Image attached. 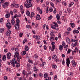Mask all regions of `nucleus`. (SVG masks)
Returning a JSON list of instances; mask_svg holds the SVG:
<instances>
[{"label": "nucleus", "instance_id": "1", "mask_svg": "<svg viewBox=\"0 0 80 80\" xmlns=\"http://www.w3.org/2000/svg\"><path fill=\"white\" fill-rule=\"evenodd\" d=\"M16 22V24L14 25V27L15 29L18 30H19V26H20V20H19L18 18H17Z\"/></svg>", "mask_w": 80, "mask_h": 80}, {"label": "nucleus", "instance_id": "2", "mask_svg": "<svg viewBox=\"0 0 80 80\" xmlns=\"http://www.w3.org/2000/svg\"><path fill=\"white\" fill-rule=\"evenodd\" d=\"M32 6L33 5L32 3L28 4L26 2H24V6L26 8H28L30 7H32Z\"/></svg>", "mask_w": 80, "mask_h": 80}, {"label": "nucleus", "instance_id": "3", "mask_svg": "<svg viewBox=\"0 0 80 80\" xmlns=\"http://www.w3.org/2000/svg\"><path fill=\"white\" fill-rule=\"evenodd\" d=\"M11 7L12 8L15 7L16 8H18L19 7V4H15V3H12V5L11 6Z\"/></svg>", "mask_w": 80, "mask_h": 80}, {"label": "nucleus", "instance_id": "4", "mask_svg": "<svg viewBox=\"0 0 80 80\" xmlns=\"http://www.w3.org/2000/svg\"><path fill=\"white\" fill-rule=\"evenodd\" d=\"M51 27L52 28V29H54V30H56L58 31V27H57V26L55 25H53L52 24H51Z\"/></svg>", "mask_w": 80, "mask_h": 80}, {"label": "nucleus", "instance_id": "5", "mask_svg": "<svg viewBox=\"0 0 80 80\" xmlns=\"http://www.w3.org/2000/svg\"><path fill=\"white\" fill-rule=\"evenodd\" d=\"M6 27L8 28V30H10L12 27V25L11 23L10 22H8L6 24Z\"/></svg>", "mask_w": 80, "mask_h": 80}, {"label": "nucleus", "instance_id": "6", "mask_svg": "<svg viewBox=\"0 0 80 80\" xmlns=\"http://www.w3.org/2000/svg\"><path fill=\"white\" fill-rule=\"evenodd\" d=\"M51 44L52 45V49L51 50L52 52H53L55 50V42H52L51 43Z\"/></svg>", "mask_w": 80, "mask_h": 80}, {"label": "nucleus", "instance_id": "7", "mask_svg": "<svg viewBox=\"0 0 80 80\" xmlns=\"http://www.w3.org/2000/svg\"><path fill=\"white\" fill-rule=\"evenodd\" d=\"M66 64L67 66L69 67V65L70 64V59L69 58H68L66 59Z\"/></svg>", "mask_w": 80, "mask_h": 80}, {"label": "nucleus", "instance_id": "8", "mask_svg": "<svg viewBox=\"0 0 80 80\" xmlns=\"http://www.w3.org/2000/svg\"><path fill=\"white\" fill-rule=\"evenodd\" d=\"M10 5L9 2H5L4 4L3 5V7L4 8H7V7H8V5Z\"/></svg>", "mask_w": 80, "mask_h": 80}, {"label": "nucleus", "instance_id": "9", "mask_svg": "<svg viewBox=\"0 0 80 80\" xmlns=\"http://www.w3.org/2000/svg\"><path fill=\"white\" fill-rule=\"evenodd\" d=\"M11 62L12 64H15V63L16 64V63H17V60L15 58L13 59Z\"/></svg>", "mask_w": 80, "mask_h": 80}, {"label": "nucleus", "instance_id": "10", "mask_svg": "<svg viewBox=\"0 0 80 80\" xmlns=\"http://www.w3.org/2000/svg\"><path fill=\"white\" fill-rule=\"evenodd\" d=\"M72 66H73V67H75L76 66L77 63L75 62V60H73L72 61Z\"/></svg>", "mask_w": 80, "mask_h": 80}, {"label": "nucleus", "instance_id": "11", "mask_svg": "<svg viewBox=\"0 0 80 80\" xmlns=\"http://www.w3.org/2000/svg\"><path fill=\"white\" fill-rule=\"evenodd\" d=\"M23 6L21 5L20 6V9L21 10V12L22 14H23L24 13V9L23 8Z\"/></svg>", "mask_w": 80, "mask_h": 80}, {"label": "nucleus", "instance_id": "12", "mask_svg": "<svg viewBox=\"0 0 80 80\" xmlns=\"http://www.w3.org/2000/svg\"><path fill=\"white\" fill-rule=\"evenodd\" d=\"M33 38L39 40L40 38V37L39 36H37V35H34L33 36Z\"/></svg>", "mask_w": 80, "mask_h": 80}, {"label": "nucleus", "instance_id": "13", "mask_svg": "<svg viewBox=\"0 0 80 80\" xmlns=\"http://www.w3.org/2000/svg\"><path fill=\"white\" fill-rule=\"evenodd\" d=\"M66 42H67V43H68V44H70V39H69V38H66Z\"/></svg>", "mask_w": 80, "mask_h": 80}, {"label": "nucleus", "instance_id": "14", "mask_svg": "<svg viewBox=\"0 0 80 80\" xmlns=\"http://www.w3.org/2000/svg\"><path fill=\"white\" fill-rule=\"evenodd\" d=\"M78 42V39L77 38H75L74 39V42H75V44H73V47H74V46H75V45H77V43Z\"/></svg>", "mask_w": 80, "mask_h": 80}, {"label": "nucleus", "instance_id": "15", "mask_svg": "<svg viewBox=\"0 0 80 80\" xmlns=\"http://www.w3.org/2000/svg\"><path fill=\"white\" fill-rule=\"evenodd\" d=\"M15 55H14V57L15 58H18V55H19V53L18 52H16L15 53Z\"/></svg>", "mask_w": 80, "mask_h": 80}, {"label": "nucleus", "instance_id": "16", "mask_svg": "<svg viewBox=\"0 0 80 80\" xmlns=\"http://www.w3.org/2000/svg\"><path fill=\"white\" fill-rule=\"evenodd\" d=\"M11 34V31L10 30H8L7 31L6 33V35L7 36H10Z\"/></svg>", "mask_w": 80, "mask_h": 80}, {"label": "nucleus", "instance_id": "17", "mask_svg": "<svg viewBox=\"0 0 80 80\" xmlns=\"http://www.w3.org/2000/svg\"><path fill=\"white\" fill-rule=\"evenodd\" d=\"M36 20H40L41 19V18H40V16L39 15H37L36 17Z\"/></svg>", "mask_w": 80, "mask_h": 80}, {"label": "nucleus", "instance_id": "18", "mask_svg": "<svg viewBox=\"0 0 80 80\" xmlns=\"http://www.w3.org/2000/svg\"><path fill=\"white\" fill-rule=\"evenodd\" d=\"M11 56V53L9 52L7 54V58L8 59L10 58V57Z\"/></svg>", "mask_w": 80, "mask_h": 80}, {"label": "nucleus", "instance_id": "19", "mask_svg": "<svg viewBox=\"0 0 80 80\" xmlns=\"http://www.w3.org/2000/svg\"><path fill=\"white\" fill-rule=\"evenodd\" d=\"M56 18L57 20H60V15L58 14H57L56 15Z\"/></svg>", "mask_w": 80, "mask_h": 80}, {"label": "nucleus", "instance_id": "20", "mask_svg": "<svg viewBox=\"0 0 80 80\" xmlns=\"http://www.w3.org/2000/svg\"><path fill=\"white\" fill-rule=\"evenodd\" d=\"M6 59H7V58L6 57V56H5V55L3 56L2 57V60L5 62V61L6 60Z\"/></svg>", "mask_w": 80, "mask_h": 80}, {"label": "nucleus", "instance_id": "21", "mask_svg": "<svg viewBox=\"0 0 80 80\" xmlns=\"http://www.w3.org/2000/svg\"><path fill=\"white\" fill-rule=\"evenodd\" d=\"M59 50L61 51H62L63 50V46L62 45H60L59 47Z\"/></svg>", "mask_w": 80, "mask_h": 80}, {"label": "nucleus", "instance_id": "22", "mask_svg": "<svg viewBox=\"0 0 80 80\" xmlns=\"http://www.w3.org/2000/svg\"><path fill=\"white\" fill-rule=\"evenodd\" d=\"M73 33L74 34H75V33H79V31L78 30H75L73 31Z\"/></svg>", "mask_w": 80, "mask_h": 80}, {"label": "nucleus", "instance_id": "23", "mask_svg": "<svg viewBox=\"0 0 80 80\" xmlns=\"http://www.w3.org/2000/svg\"><path fill=\"white\" fill-rule=\"evenodd\" d=\"M68 75L69 77H72L73 75V73L72 72H70L68 73Z\"/></svg>", "mask_w": 80, "mask_h": 80}, {"label": "nucleus", "instance_id": "24", "mask_svg": "<svg viewBox=\"0 0 80 80\" xmlns=\"http://www.w3.org/2000/svg\"><path fill=\"white\" fill-rule=\"evenodd\" d=\"M44 78H48V74L47 73H46L44 74Z\"/></svg>", "mask_w": 80, "mask_h": 80}, {"label": "nucleus", "instance_id": "25", "mask_svg": "<svg viewBox=\"0 0 80 80\" xmlns=\"http://www.w3.org/2000/svg\"><path fill=\"white\" fill-rule=\"evenodd\" d=\"M70 25H71V27L72 28H74L75 27V24L73 23H70Z\"/></svg>", "mask_w": 80, "mask_h": 80}, {"label": "nucleus", "instance_id": "26", "mask_svg": "<svg viewBox=\"0 0 80 80\" xmlns=\"http://www.w3.org/2000/svg\"><path fill=\"white\" fill-rule=\"evenodd\" d=\"M14 19H12L11 21V23L12 25H15V21H14Z\"/></svg>", "mask_w": 80, "mask_h": 80}, {"label": "nucleus", "instance_id": "27", "mask_svg": "<svg viewBox=\"0 0 80 80\" xmlns=\"http://www.w3.org/2000/svg\"><path fill=\"white\" fill-rule=\"evenodd\" d=\"M17 14H15L14 16H12L11 18L12 19H14V18H16L17 17Z\"/></svg>", "mask_w": 80, "mask_h": 80}, {"label": "nucleus", "instance_id": "28", "mask_svg": "<svg viewBox=\"0 0 80 80\" xmlns=\"http://www.w3.org/2000/svg\"><path fill=\"white\" fill-rule=\"evenodd\" d=\"M26 51H23L21 53V55H25V54H26Z\"/></svg>", "mask_w": 80, "mask_h": 80}, {"label": "nucleus", "instance_id": "29", "mask_svg": "<svg viewBox=\"0 0 80 80\" xmlns=\"http://www.w3.org/2000/svg\"><path fill=\"white\" fill-rule=\"evenodd\" d=\"M50 41L51 42H54V38L53 37H51L50 38Z\"/></svg>", "mask_w": 80, "mask_h": 80}, {"label": "nucleus", "instance_id": "30", "mask_svg": "<svg viewBox=\"0 0 80 80\" xmlns=\"http://www.w3.org/2000/svg\"><path fill=\"white\" fill-rule=\"evenodd\" d=\"M4 28H0V33H3V31H4Z\"/></svg>", "mask_w": 80, "mask_h": 80}, {"label": "nucleus", "instance_id": "31", "mask_svg": "<svg viewBox=\"0 0 80 80\" xmlns=\"http://www.w3.org/2000/svg\"><path fill=\"white\" fill-rule=\"evenodd\" d=\"M25 51H28V47L27 46H25Z\"/></svg>", "mask_w": 80, "mask_h": 80}, {"label": "nucleus", "instance_id": "32", "mask_svg": "<svg viewBox=\"0 0 80 80\" xmlns=\"http://www.w3.org/2000/svg\"><path fill=\"white\" fill-rule=\"evenodd\" d=\"M52 58L54 60L56 59V58H57V55H53L52 57Z\"/></svg>", "mask_w": 80, "mask_h": 80}, {"label": "nucleus", "instance_id": "33", "mask_svg": "<svg viewBox=\"0 0 80 80\" xmlns=\"http://www.w3.org/2000/svg\"><path fill=\"white\" fill-rule=\"evenodd\" d=\"M26 15L28 16H30V12H29V11H27V12H26Z\"/></svg>", "mask_w": 80, "mask_h": 80}, {"label": "nucleus", "instance_id": "34", "mask_svg": "<svg viewBox=\"0 0 80 80\" xmlns=\"http://www.w3.org/2000/svg\"><path fill=\"white\" fill-rule=\"evenodd\" d=\"M6 18H9L10 17V14H7L5 15Z\"/></svg>", "mask_w": 80, "mask_h": 80}, {"label": "nucleus", "instance_id": "35", "mask_svg": "<svg viewBox=\"0 0 80 80\" xmlns=\"http://www.w3.org/2000/svg\"><path fill=\"white\" fill-rule=\"evenodd\" d=\"M52 68H54V69H56V68H57V66H56L55 65L53 64L52 65Z\"/></svg>", "mask_w": 80, "mask_h": 80}, {"label": "nucleus", "instance_id": "36", "mask_svg": "<svg viewBox=\"0 0 80 80\" xmlns=\"http://www.w3.org/2000/svg\"><path fill=\"white\" fill-rule=\"evenodd\" d=\"M31 17H34L35 16V13L33 12H32L31 13Z\"/></svg>", "mask_w": 80, "mask_h": 80}, {"label": "nucleus", "instance_id": "37", "mask_svg": "<svg viewBox=\"0 0 80 80\" xmlns=\"http://www.w3.org/2000/svg\"><path fill=\"white\" fill-rule=\"evenodd\" d=\"M34 70L35 72H36L37 71H38V69H37L36 67H34Z\"/></svg>", "mask_w": 80, "mask_h": 80}, {"label": "nucleus", "instance_id": "38", "mask_svg": "<svg viewBox=\"0 0 80 80\" xmlns=\"http://www.w3.org/2000/svg\"><path fill=\"white\" fill-rule=\"evenodd\" d=\"M50 4L51 6L53 8H54V5L53 4V3H52V2H50Z\"/></svg>", "mask_w": 80, "mask_h": 80}, {"label": "nucleus", "instance_id": "39", "mask_svg": "<svg viewBox=\"0 0 80 80\" xmlns=\"http://www.w3.org/2000/svg\"><path fill=\"white\" fill-rule=\"evenodd\" d=\"M62 2L61 0H56V2L57 3H61Z\"/></svg>", "mask_w": 80, "mask_h": 80}, {"label": "nucleus", "instance_id": "40", "mask_svg": "<svg viewBox=\"0 0 80 80\" xmlns=\"http://www.w3.org/2000/svg\"><path fill=\"white\" fill-rule=\"evenodd\" d=\"M26 28H32V27H31V26L29 25H27L26 26Z\"/></svg>", "mask_w": 80, "mask_h": 80}, {"label": "nucleus", "instance_id": "41", "mask_svg": "<svg viewBox=\"0 0 80 80\" xmlns=\"http://www.w3.org/2000/svg\"><path fill=\"white\" fill-rule=\"evenodd\" d=\"M26 42H27V39H25L24 40H23L22 42L23 44H24V43H25Z\"/></svg>", "mask_w": 80, "mask_h": 80}, {"label": "nucleus", "instance_id": "42", "mask_svg": "<svg viewBox=\"0 0 80 80\" xmlns=\"http://www.w3.org/2000/svg\"><path fill=\"white\" fill-rule=\"evenodd\" d=\"M15 50L16 52H19V49L17 48H16L15 49Z\"/></svg>", "mask_w": 80, "mask_h": 80}, {"label": "nucleus", "instance_id": "43", "mask_svg": "<svg viewBox=\"0 0 80 80\" xmlns=\"http://www.w3.org/2000/svg\"><path fill=\"white\" fill-rule=\"evenodd\" d=\"M71 52V50H70V49H68L67 51V54H68L69 53H70Z\"/></svg>", "mask_w": 80, "mask_h": 80}, {"label": "nucleus", "instance_id": "44", "mask_svg": "<svg viewBox=\"0 0 80 80\" xmlns=\"http://www.w3.org/2000/svg\"><path fill=\"white\" fill-rule=\"evenodd\" d=\"M53 18V17H52V16H50L48 18V20H51V19H52V18Z\"/></svg>", "mask_w": 80, "mask_h": 80}, {"label": "nucleus", "instance_id": "45", "mask_svg": "<svg viewBox=\"0 0 80 80\" xmlns=\"http://www.w3.org/2000/svg\"><path fill=\"white\" fill-rule=\"evenodd\" d=\"M49 11L50 12H53V8H50Z\"/></svg>", "mask_w": 80, "mask_h": 80}, {"label": "nucleus", "instance_id": "46", "mask_svg": "<svg viewBox=\"0 0 80 80\" xmlns=\"http://www.w3.org/2000/svg\"><path fill=\"white\" fill-rule=\"evenodd\" d=\"M50 35L51 36H52V37H55V35H54V34H53V33L52 32H51V33H50Z\"/></svg>", "mask_w": 80, "mask_h": 80}, {"label": "nucleus", "instance_id": "47", "mask_svg": "<svg viewBox=\"0 0 80 80\" xmlns=\"http://www.w3.org/2000/svg\"><path fill=\"white\" fill-rule=\"evenodd\" d=\"M27 2L28 3H30L32 2V1L31 0H27Z\"/></svg>", "mask_w": 80, "mask_h": 80}, {"label": "nucleus", "instance_id": "48", "mask_svg": "<svg viewBox=\"0 0 80 80\" xmlns=\"http://www.w3.org/2000/svg\"><path fill=\"white\" fill-rule=\"evenodd\" d=\"M56 8H54V11H53V13H57V11H56Z\"/></svg>", "mask_w": 80, "mask_h": 80}, {"label": "nucleus", "instance_id": "49", "mask_svg": "<svg viewBox=\"0 0 80 80\" xmlns=\"http://www.w3.org/2000/svg\"><path fill=\"white\" fill-rule=\"evenodd\" d=\"M42 67H44V65H45L46 64V63L45 62H42Z\"/></svg>", "mask_w": 80, "mask_h": 80}, {"label": "nucleus", "instance_id": "50", "mask_svg": "<svg viewBox=\"0 0 80 80\" xmlns=\"http://www.w3.org/2000/svg\"><path fill=\"white\" fill-rule=\"evenodd\" d=\"M62 46H65L66 44L65 43V42L64 41H63L62 43Z\"/></svg>", "mask_w": 80, "mask_h": 80}, {"label": "nucleus", "instance_id": "51", "mask_svg": "<svg viewBox=\"0 0 80 80\" xmlns=\"http://www.w3.org/2000/svg\"><path fill=\"white\" fill-rule=\"evenodd\" d=\"M57 79V76L56 75H55V77H54V80H56Z\"/></svg>", "mask_w": 80, "mask_h": 80}, {"label": "nucleus", "instance_id": "52", "mask_svg": "<svg viewBox=\"0 0 80 80\" xmlns=\"http://www.w3.org/2000/svg\"><path fill=\"white\" fill-rule=\"evenodd\" d=\"M76 51H72V55H74V54L75 53H76Z\"/></svg>", "mask_w": 80, "mask_h": 80}, {"label": "nucleus", "instance_id": "53", "mask_svg": "<svg viewBox=\"0 0 80 80\" xmlns=\"http://www.w3.org/2000/svg\"><path fill=\"white\" fill-rule=\"evenodd\" d=\"M58 37L59 38H61V34L60 33L58 34Z\"/></svg>", "mask_w": 80, "mask_h": 80}, {"label": "nucleus", "instance_id": "54", "mask_svg": "<svg viewBox=\"0 0 80 80\" xmlns=\"http://www.w3.org/2000/svg\"><path fill=\"white\" fill-rule=\"evenodd\" d=\"M3 22V18H1L0 19V22L1 23H2Z\"/></svg>", "mask_w": 80, "mask_h": 80}, {"label": "nucleus", "instance_id": "55", "mask_svg": "<svg viewBox=\"0 0 80 80\" xmlns=\"http://www.w3.org/2000/svg\"><path fill=\"white\" fill-rule=\"evenodd\" d=\"M67 11H68V12L69 13H70V12H71V10H70V9L69 8H67Z\"/></svg>", "mask_w": 80, "mask_h": 80}, {"label": "nucleus", "instance_id": "56", "mask_svg": "<svg viewBox=\"0 0 80 80\" xmlns=\"http://www.w3.org/2000/svg\"><path fill=\"white\" fill-rule=\"evenodd\" d=\"M54 23L55 24L54 25L56 26L57 27H58V24H57V23L56 22H54Z\"/></svg>", "mask_w": 80, "mask_h": 80}, {"label": "nucleus", "instance_id": "57", "mask_svg": "<svg viewBox=\"0 0 80 80\" xmlns=\"http://www.w3.org/2000/svg\"><path fill=\"white\" fill-rule=\"evenodd\" d=\"M62 63L63 65H64L65 64V59H64L62 60Z\"/></svg>", "mask_w": 80, "mask_h": 80}, {"label": "nucleus", "instance_id": "58", "mask_svg": "<svg viewBox=\"0 0 80 80\" xmlns=\"http://www.w3.org/2000/svg\"><path fill=\"white\" fill-rule=\"evenodd\" d=\"M20 67V64L19 63H17L16 65V67H17V68L19 67Z\"/></svg>", "mask_w": 80, "mask_h": 80}, {"label": "nucleus", "instance_id": "59", "mask_svg": "<svg viewBox=\"0 0 80 80\" xmlns=\"http://www.w3.org/2000/svg\"><path fill=\"white\" fill-rule=\"evenodd\" d=\"M10 14L11 15H13V11H10Z\"/></svg>", "mask_w": 80, "mask_h": 80}, {"label": "nucleus", "instance_id": "60", "mask_svg": "<svg viewBox=\"0 0 80 80\" xmlns=\"http://www.w3.org/2000/svg\"><path fill=\"white\" fill-rule=\"evenodd\" d=\"M4 78L5 80H7V79H8V78H7V76H5L4 77Z\"/></svg>", "mask_w": 80, "mask_h": 80}, {"label": "nucleus", "instance_id": "61", "mask_svg": "<svg viewBox=\"0 0 80 80\" xmlns=\"http://www.w3.org/2000/svg\"><path fill=\"white\" fill-rule=\"evenodd\" d=\"M19 36L20 37H22V36H23V33H20L19 34Z\"/></svg>", "mask_w": 80, "mask_h": 80}, {"label": "nucleus", "instance_id": "62", "mask_svg": "<svg viewBox=\"0 0 80 80\" xmlns=\"http://www.w3.org/2000/svg\"><path fill=\"white\" fill-rule=\"evenodd\" d=\"M67 30L68 31H71L72 30V29H71V28H68Z\"/></svg>", "mask_w": 80, "mask_h": 80}, {"label": "nucleus", "instance_id": "63", "mask_svg": "<svg viewBox=\"0 0 80 80\" xmlns=\"http://www.w3.org/2000/svg\"><path fill=\"white\" fill-rule=\"evenodd\" d=\"M43 47H44V50H47V46H46V45H44L43 46Z\"/></svg>", "mask_w": 80, "mask_h": 80}, {"label": "nucleus", "instance_id": "64", "mask_svg": "<svg viewBox=\"0 0 80 80\" xmlns=\"http://www.w3.org/2000/svg\"><path fill=\"white\" fill-rule=\"evenodd\" d=\"M22 73L24 74V75H25V74H26V72H25V71L23 70L22 72Z\"/></svg>", "mask_w": 80, "mask_h": 80}]
</instances>
